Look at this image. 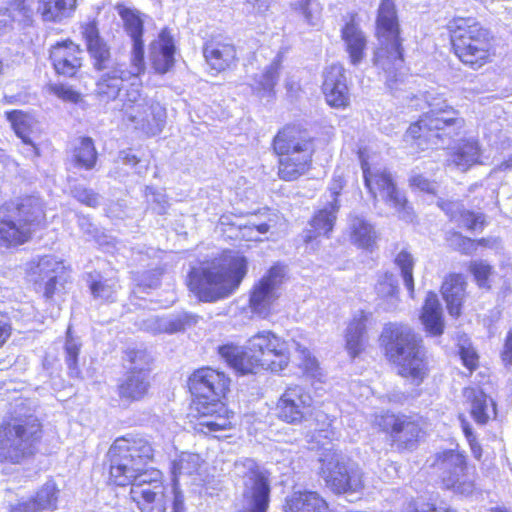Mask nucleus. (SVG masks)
Masks as SVG:
<instances>
[{"label": "nucleus", "instance_id": "nucleus-49", "mask_svg": "<svg viewBox=\"0 0 512 512\" xmlns=\"http://www.w3.org/2000/svg\"><path fill=\"white\" fill-rule=\"evenodd\" d=\"M458 354L462 364L470 371L473 372L479 367V355L472 344L461 345Z\"/></svg>", "mask_w": 512, "mask_h": 512}, {"label": "nucleus", "instance_id": "nucleus-24", "mask_svg": "<svg viewBox=\"0 0 512 512\" xmlns=\"http://www.w3.org/2000/svg\"><path fill=\"white\" fill-rule=\"evenodd\" d=\"M202 54L213 74L232 70L239 61L236 45L230 37L222 35H213L205 40Z\"/></svg>", "mask_w": 512, "mask_h": 512}, {"label": "nucleus", "instance_id": "nucleus-6", "mask_svg": "<svg viewBox=\"0 0 512 512\" xmlns=\"http://www.w3.org/2000/svg\"><path fill=\"white\" fill-rule=\"evenodd\" d=\"M270 149L277 159L278 179L295 182L313 169L316 137L306 124L300 121L288 122L273 135Z\"/></svg>", "mask_w": 512, "mask_h": 512}, {"label": "nucleus", "instance_id": "nucleus-44", "mask_svg": "<svg viewBox=\"0 0 512 512\" xmlns=\"http://www.w3.org/2000/svg\"><path fill=\"white\" fill-rule=\"evenodd\" d=\"M200 456L195 453H181L176 459L172 461L171 465V474L173 475V479L171 482L168 481L170 485L174 483V481H178V476L183 471L190 472L193 469H196L199 465Z\"/></svg>", "mask_w": 512, "mask_h": 512}, {"label": "nucleus", "instance_id": "nucleus-53", "mask_svg": "<svg viewBox=\"0 0 512 512\" xmlns=\"http://www.w3.org/2000/svg\"><path fill=\"white\" fill-rule=\"evenodd\" d=\"M89 289L95 298H105L107 301L112 302L110 294L113 292L112 288L103 280H92L89 282Z\"/></svg>", "mask_w": 512, "mask_h": 512}, {"label": "nucleus", "instance_id": "nucleus-27", "mask_svg": "<svg viewBox=\"0 0 512 512\" xmlns=\"http://www.w3.org/2000/svg\"><path fill=\"white\" fill-rule=\"evenodd\" d=\"M468 282L460 272L447 273L440 285V294L448 314L457 319L463 314Z\"/></svg>", "mask_w": 512, "mask_h": 512}, {"label": "nucleus", "instance_id": "nucleus-14", "mask_svg": "<svg viewBox=\"0 0 512 512\" xmlns=\"http://www.w3.org/2000/svg\"><path fill=\"white\" fill-rule=\"evenodd\" d=\"M320 475L334 494H352L364 488L363 473L340 451L328 449L319 459Z\"/></svg>", "mask_w": 512, "mask_h": 512}, {"label": "nucleus", "instance_id": "nucleus-56", "mask_svg": "<svg viewBox=\"0 0 512 512\" xmlns=\"http://www.w3.org/2000/svg\"><path fill=\"white\" fill-rule=\"evenodd\" d=\"M12 327L7 317L0 313V348L4 346L11 336Z\"/></svg>", "mask_w": 512, "mask_h": 512}, {"label": "nucleus", "instance_id": "nucleus-11", "mask_svg": "<svg viewBox=\"0 0 512 512\" xmlns=\"http://www.w3.org/2000/svg\"><path fill=\"white\" fill-rule=\"evenodd\" d=\"M465 126L460 112L450 105L430 109L412 122L405 132V138L420 150L458 136Z\"/></svg>", "mask_w": 512, "mask_h": 512}, {"label": "nucleus", "instance_id": "nucleus-47", "mask_svg": "<svg viewBox=\"0 0 512 512\" xmlns=\"http://www.w3.org/2000/svg\"><path fill=\"white\" fill-rule=\"evenodd\" d=\"M7 11V9H5ZM14 15H18L24 22L33 20L34 10L32 0H11L8 5Z\"/></svg>", "mask_w": 512, "mask_h": 512}, {"label": "nucleus", "instance_id": "nucleus-16", "mask_svg": "<svg viewBox=\"0 0 512 512\" xmlns=\"http://www.w3.org/2000/svg\"><path fill=\"white\" fill-rule=\"evenodd\" d=\"M190 409L192 427L198 434L218 437V434L233 430L236 426L235 412L226 401L191 402Z\"/></svg>", "mask_w": 512, "mask_h": 512}, {"label": "nucleus", "instance_id": "nucleus-59", "mask_svg": "<svg viewBox=\"0 0 512 512\" xmlns=\"http://www.w3.org/2000/svg\"><path fill=\"white\" fill-rule=\"evenodd\" d=\"M377 285L381 288H383L384 286L390 287L391 294H394L397 291L396 280L391 272L383 273L379 278Z\"/></svg>", "mask_w": 512, "mask_h": 512}, {"label": "nucleus", "instance_id": "nucleus-8", "mask_svg": "<svg viewBox=\"0 0 512 512\" xmlns=\"http://www.w3.org/2000/svg\"><path fill=\"white\" fill-rule=\"evenodd\" d=\"M45 434L41 420L32 414H11L0 423V463L20 465L39 452Z\"/></svg>", "mask_w": 512, "mask_h": 512}, {"label": "nucleus", "instance_id": "nucleus-52", "mask_svg": "<svg viewBox=\"0 0 512 512\" xmlns=\"http://www.w3.org/2000/svg\"><path fill=\"white\" fill-rule=\"evenodd\" d=\"M75 199L88 207H96L99 204V197L96 192L88 188H79L74 192Z\"/></svg>", "mask_w": 512, "mask_h": 512}, {"label": "nucleus", "instance_id": "nucleus-34", "mask_svg": "<svg viewBox=\"0 0 512 512\" xmlns=\"http://www.w3.org/2000/svg\"><path fill=\"white\" fill-rule=\"evenodd\" d=\"M350 242L357 248L373 251L377 247L378 234L374 225L362 216H353L348 227Z\"/></svg>", "mask_w": 512, "mask_h": 512}, {"label": "nucleus", "instance_id": "nucleus-31", "mask_svg": "<svg viewBox=\"0 0 512 512\" xmlns=\"http://www.w3.org/2000/svg\"><path fill=\"white\" fill-rule=\"evenodd\" d=\"M339 208L340 203L331 202L328 207L316 210L309 220L311 229L306 232L304 242L308 244L320 237L329 238L334 229Z\"/></svg>", "mask_w": 512, "mask_h": 512}, {"label": "nucleus", "instance_id": "nucleus-3", "mask_svg": "<svg viewBox=\"0 0 512 512\" xmlns=\"http://www.w3.org/2000/svg\"><path fill=\"white\" fill-rule=\"evenodd\" d=\"M293 346L301 354L300 366L304 371L318 369V362L308 348L270 330L255 333L242 347L233 343L222 344L217 347V354L238 376L257 375L263 371L280 373L291 362Z\"/></svg>", "mask_w": 512, "mask_h": 512}, {"label": "nucleus", "instance_id": "nucleus-28", "mask_svg": "<svg viewBox=\"0 0 512 512\" xmlns=\"http://www.w3.org/2000/svg\"><path fill=\"white\" fill-rule=\"evenodd\" d=\"M340 36L345 45L349 61L353 65L360 64L366 57L368 40L361 29L356 12L348 14V18L341 27Z\"/></svg>", "mask_w": 512, "mask_h": 512}, {"label": "nucleus", "instance_id": "nucleus-7", "mask_svg": "<svg viewBox=\"0 0 512 512\" xmlns=\"http://www.w3.org/2000/svg\"><path fill=\"white\" fill-rule=\"evenodd\" d=\"M384 354L395 366L397 375L420 385L430 372L422 337L405 325L389 324L384 329Z\"/></svg>", "mask_w": 512, "mask_h": 512}, {"label": "nucleus", "instance_id": "nucleus-36", "mask_svg": "<svg viewBox=\"0 0 512 512\" xmlns=\"http://www.w3.org/2000/svg\"><path fill=\"white\" fill-rule=\"evenodd\" d=\"M71 162L74 167L83 170H92L98 162V151L95 141L89 136H80L76 139L70 150Z\"/></svg>", "mask_w": 512, "mask_h": 512}, {"label": "nucleus", "instance_id": "nucleus-45", "mask_svg": "<svg viewBox=\"0 0 512 512\" xmlns=\"http://www.w3.org/2000/svg\"><path fill=\"white\" fill-rule=\"evenodd\" d=\"M462 227L470 232L482 231L487 225L484 213L463 209L459 212Z\"/></svg>", "mask_w": 512, "mask_h": 512}, {"label": "nucleus", "instance_id": "nucleus-54", "mask_svg": "<svg viewBox=\"0 0 512 512\" xmlns=\"http://www.w3.org/2000/svg\"><path fill=\"white\" fill-rule=\"evenodd\" d=\"M346 187V179L342 174H334L331 178L328 190L332 197V202L340 203L339 197Z\"/></svg>", "mask_w": 512, "mask_h": 512}, {"label": "nucleus", "instance_id": "nucleus-22", "mask_svg": "<svg viewBox=\"0 0 512 512\" xmlns=\"http://www.w3.org/2000/svg\"><path fill=\"white\" fill-rule=\"evenodd\" d=\"M365 187L374 200L378 195H382L385 202L398 210H405L408 206V200L397 189L391 174L387 171H377L372 173L368 162V156L365 150L358 152Z\"/></svg>", "mask_w": 512, "mask_h": 512}, {"label": "nucleus", "instance_id": "nucleus-48", "mask_svg": "<svg viewBox=\"0 0 512 512\" xmlns=\"http://www.w3.org/2000/svg\"><path fill=\"white\" fill-rule=\"evenodd\" d=\"M446 240L451 243L458 241V250L462 255H471L476 252L475 239L464 236L459 231H449Z\"/></svg>", "mask_w": 512, "mask_h": 512}, {"label": "nucleus", "instance_id": "nucleus-25", "mask_svg": "<svg viewBox=\"0 0 512 512\" xmlns=\"http://www.w3.org/2000/svg\"><path fill=\"white\" fill-rule=\"evenodd\" d=\"M79 29L93 69L96 72L108 69L113 61L112 49L101 35L98 20L90 18L81 22Z\"/></svg>", "mask_w": 512, "mask_h": 512}, {"label": "nucleus", "instance_id": "nucleus-50", "mask_svg": "<svg viewBox=\"0 0 512 512\" xmlns=\"http://www.w3.org/2000/svg\"><path fill=\"white\" fill-rule=\"evenodd\" d=\"M64 350L67 367L69 368L70 371L79 374L80 370L78 358L81 350V345L79 343L70 341L65 345Z\"/></svg>", "mask_w": 512, "mask_h": 512}, {"label": "nucleus", "instance_id": "nucleus-15", "mask_svg": "<svg viewBox=\"0 0 512 512\" xmlns=\"http://www.w3.org/2000/svg\"><path fill=\"white\" fill-rule=\"evenodd\" d=\"M233 380L223 369L202 365L187 376L186 390L191 402L227 401L232 393Z\"/></svg>", "mask_w": 512, "mask_h": 512}, {"label": "nucleus", "instance_id": "nucleus-9", "mask_svg": "<svg viewBox=\"0 0 512 512\" xmlns=\"http://www.w3.org/2000/svg\"><path fill=\"white\" fill-rule=\"evenodd\" d=\"M45 219L42 205L33 196L5 201L0 205V248L14 249L28 243Z\"/></svg>", "mask_w": 512, "mask_h": 512}, {"label": "nucleus", "instance_id": "nucleus-33", "mask_svg": "<svg viewBox=\"0 0 512 512\" xmlns=\"http://www.w3.org/2000/svg\"><path fill=\"white\" fill-rule=\"evenodd\" d=\"M421 323L430 336H441L445 330V321L441 304L434 291L426 294L420 314Z\"/></svg>", "mask_w": 512, "mask_h": 512}, {"label": "nucleus", "instance_id": "nucleus-32", "mask_svg": "<svg viewBox=\"0 0 512 512\" xmlns=\"http://www.w3.org/2000/svg\"><path fill=\"white\" fill-rule=\"evenodd\" d=\"M62 265V261H55L49 256H41L35 267L31 268V274L34 276L31 279L32 285L36 292L41 291L43 298L51 300L56 294L58 285H62L57 276H51L46 282H42L44 274L47 272H55V266Z\"/></svg>", "mask_w": 512, "mask_h": 512}, {"label": "nucleus", "instance_id": "nucleus-35", "mask_svg": "<svg viewBox=\"0 0 512 512\" xmlns=\"http://www.w3.org/2000/svg\"><path fill=\"white\" fill-rule=\"evenodd\" d=\"M5 118L10 123L11 129L21 141L33 148L35 156H40L38 145L31 139L33 133L34 118L28 112L13 109L5 112Z\"/></svg>", "mask_w": 512, "mask_h": 512}, {"label": "nucleus", "instance_id": "nucleus-17", "mask_svg": "<svg viewBox=\"0 0 512 512\" xmlns=\"http://www.w3.org/2000/svg\"><path fill=\"white\" fill-rule=\"evenodd\" d=\"M430 467L443 489L463 493L473 487V481L467 478L468 460L464 451L445 449L437 452Z\"/></svg>", "mask_w": 512, "mask_h": 512}, {"label": "nucleus", "instance_id": "nucleus-4", "mask_svg": "<svg viewBox=\"0 0 512 512\" xmlns=\"http://www.w3.org/2000/svg\"><path fill=\"white\" fill-rule=\"evenodd\" d=\"M247 257L232 249H223L213 258L192 267L186 278L188 289L202 302L212 303L235 293L248 274Z\"/></svg>", "mask_w": 512, "mask_h": 512}, {"label": "nucleus", "instance_id": "nucleus-64", "mask_svg": "<svg viewBox=\"0 0 512 512\" xmlns=\"http://www.w3.org/2000/svg\"><path fill=\"white\" fill-rule=\"evenodd\" d=\"M490 512H509V511L503 507H494L490 510Z\"/></svg>", "mask_w": 512, "mask_h": 512}, {"label": "nucleus", "instance_id": "nucleus-60", "mask_svg": "<svg viewBox=\"0 0 512 512\" xmlns=\"http://www.w3.org/2000/svg\"><path fill=\"white\" fill-rule=\"evenodd\" d=\"M273 225L270 223H260V224H254V225H244L240 226L239 229L243 231V235L245 232L247 234H250L253 230L257 231L258 233L265 234L268 233Z\"/></svg>", "mask_w": 512, "mask_h": 512}, {"label": "nucleus", "instance_id": "nucleus-38", "mask_svg": "<svg viewBox=\"0 0 512 512\" xmlns=\"http://www.w3.org/2000/svg\"><path fill=\"white\" fill-rule=\"evenodd\" d=\"M467 401L470 404L471 417L477 424L485 425L489 421L488 407L491 404L494 408L495 402L482 389L468 387L464 391Z\"/></svg>", "mask_w": 512, "mask_h": 512}, {"label": "nucleus", "instance_id": "nucleus-20", "mask_svg": "<svg viewBox=\"0 0 512 512\" xmlns=\"http://www.w3.org/2000/svg\"><path fill=\"white\" fill-rule=\"evenodd\" d=\"M242 501L238 512H268L271 502V473L252 462L244 474Z\"/></svg>", "mask_w": 512, "mask_h": 512}, {"label": "nucleus", "instance_id": "nucleus-62", "mask_svg": "<svg viewBox=\"0 0 512 512\" xmlns=\"http://www.w3.org/2000/svg\"><path fill=\"white\" fill-rule=\"evenodd\" d=\"M493 245H494V240L492 238L482 237V238L475 239V248H476V250L479 247L490 248Z\"/></svg>", "mask_w": 512, "mask_h": 512}, {"label": "nucleus", "instance_id": "nucleus-37", "mask_svg": "<svg viewBox=\"0 0 512 512\" xmlns=\"http://www.w3.org/2000/svg\"><path fill=\"white\" fill-rule=\"evenodd\" d=\"M37 13L44 22L57 23L72 15L77 0H38Z\"/></svg>", "mask_w": 512, "mask_h": 512}, {"label": "nucleus", "instance_id": "nucleus-29", "mask_svg": "<svg viewBox=\"0 0 512 512\" xmlns=\"http://www.w3.org/2000/svg\"><path fill=\"white\" fill-rule=\"evenodd\" d=\"M282 512H335L329 502L317 491L302 489L287 495Z\"/></svg>", "mask_w": 512, "mask_h": 512}, {"label": "nucleus", "instance_id": "nucleus-40", "mask_svg": "<svg viewBox=\"0 0 512 512\" xmlns=\"http://www.w3.org/2000/svg\"><path fill=\"white\" fill-rule=\"evenodd\" d=\"M467 270L478 289L491 291L495 277V268L486 260L478 259L469 262Z\"/></svg>", "mask_w": 512, "mask_h": 512}, {"label": "nucleus", "instance_id": "nucleus-19", "mask_svg": "<svg viewBox=\"0 0 512 512\" xmlns=\"http://www.w3.org/2000/svg\"><path fill=\"white\" fill-rule=\"evenodd\" d=\"M314 401L310 390L299 384L285 388L275 404L277 419L287 425H302L309 420Z\"/></svg>", "mask_w": 512, "mask_h": 512}, {"label": "nucleus", "instance_id": "nucleus-1", "mask_svg": "<svg viewBox=\"0 0 512 512\" xmlns=\"http://www.w3.org/2000/svg\"><path fill=\"white\" fill-rule=\"evenodd\" d=\"M107 482L119 488L129 487L128 499L138 512H185V494L180 484L168 483L155 462L156 444L150 435L130 432L116 437L107 451Z\"/></svg>", "mask_w": 512, "mask_h": 512}, {"label": "nucleus", "instance_id": "nucleus-13", "mask_svg": "<svg viewBox=\"0 0 512 512\" xmlns=\"http://www.w3.org/2000/svg\"><path fill=\"white\" fill-rule=\"evenodd\" d=\"M424 419L421 416L383 411L374 416V426L384 433L398 452L416 449L426 436Z\"/></svg>", "mask_w": 512, "mask_h": 512}, {"label": "nucleus", "instance_id": "nucleus-26", "mask_svg": "<svg viewBox=\"0 0 512 512\" xmlns=\"http://www.w3.org/2000/svg\"><path fill=\"white\" fill-rule=\"evenodd\" d=\"M177 47L169 27H163L149 43V60L156 74L164 75L175 66Z\"/></svg>", "mask_w": 512, "mask_h": 512}, {"label": "nucleus", "instance_id": "nucleus-58", "mask_svg": "<svg viewBox=\"0 0 512 512\" xmlns=\"http://www.w3.org/2000/svg\"><path fill=\"white\" fill-rule=\"evenodd\" d=\"M409 184L411 187L418 188L421 191L429 192L431 189L430 181L420 174L410 177Z\"/></svg>", "mask_w": 512, "mask_h": 512}, {"label": "nucleus", "instance_id": "nucleus-41", "mask_svg": "<svg viewBox=\"0 0 512 512\" xmlns=\"http://www.w3.org/2000/svg\"><path fill=\"white\" fill-rule=\"evenodd\" d=\"M279 75V66L277 64L266 67L259 77L255 79L254 93L260 97L273 98Z\"/></svg>", "mask_w": 512, "mask_h": 512}, {"label": "nucleus", "instance_id": "nucleus-57", "mask_svg": "<svg viewBox=\"0 0 512 512\" xmlns=\"http://www.w3.org/2000/svg\"><path fill=\"white\" fill-rule=\"evenodd\" d=\"M437 206L448 216L451 221L455 218L457 212V204L455 201L440 199L437 202Z\"/></svg>", "mask_w": 512, "mask_h": 512}, {"label": "nucleus", "instance_id": "nucleus-18", "mask_svg": "<svg viewBox=\"0 0 512 512\" xmlns=\"http://www.w3.org/2000/svg\"><path fill=\"white\" fill-rule=\"evenodd\" d=\"M47 59L55 76L63 79H79L86 66V58L82 46L72 38L59 39L47 50Z\"/></svg>", "mask_w": 512, "mask_h": 512}, {"label": "nucleus", "instance_id": "nucleus-5", "mask_svg": "<svg viewBox=\"0 0 512 512\" xmlns=\"http://www.w3.org/2000/svg\"><path fill=\"white\" fill-rule=\"evenodd\" d=\"M449 52L468 71L483 72L496 61L497 45L491 30L473 16L454 15L444 25Z\"/></svg>", "mask_w": 512, "mask_h": 512}, {"label": "nucleus", "instance_id": "nucleus-39", "mask_svg": "<svg viewBox=\"0 0 512 512\" xmlns=\"http://www.w3.org/2000/svg\"><path fill=\"white\" fill-rule=\"evenodd\" d=\"M452 161L464 169L481 163V147L478 140L464 139L453 150Z\"/></svg>", "mask_w": 512, "mask_h": 512}, {"label": "nucleus", "instance_id": "nucleus-30", "mask_svg": "<svg viewBox=\"0 0 512 512\" xmlns=\"http://www.w3.org/2000/svg\"><path fill=\"white\" fill-rule=\"evenodd\" d=\"M370 313L361 310L348 322L344 340L345 350L351 359L360 357L366 349V332Z\"/></svg>", "mask_w": 512, "mask_h": 512}, {"label": "nucleus", "instance_id": "nucleus-61", "mask_svg": "<svg viewBox=\"0 0 512 512\" xmlns=\"http://www.w3.org/2000/svg\"><path fill=\"white\" fill-rule=\"evenodd\" d=\"M122 160L125 164L133 167L141 162V158L130 151L123 153Z\"/></svg>", "mask_w": 512, "mask_h": 512}, {"label": "nucleus", "instance_id": "nucleus-2", "mask_svg": "<svg viewBox=\"0 0 512 512\" xmlns=\"http://www.w3.org/2000/svg\"><path fill=\"white\" fill-rule=\"evenodd\" d=\"M123 21V28L132 42L130 63L135 69L131 73L114 69L104 73L96 82V94L105 101H120L119 112L123 121L138 123L147 135L153 136L162 131L166 111L158 103L143 97L141 75L145 73V26L143 14L124 5L116 6Z\"/></svg>", "mask_w": 512, "mask_h": 512}, {"label": "nucleus", "instance_id": "nucleus-55", "mask_svg": "<svg viewBox=\"0 0 512 512\" xmlns=\"http://www.w3.org/2000/svg\"><path fill=\"white\" fill-rule=\"evenodd\" d=\"M500 359L504 366L508 367L512 365V327L506 332L500 351Z\"/></svg>", "mask_w": 512, "mask_h": 512}, {"label": "nucleus", "instance_id": "nucleus-63", "mask_svg": "<svg viewBox=\"0 0 512 512\" xmlns=\"http://www.w3.org/2000/svg\"><path fill=\"white\" fill-rule=\"evenodd\" d=\"M7 17L8 14L6 10L0 9V35H2L8 27Z\"/></svg>", "mask_w": 512, "mask_h": 512}, {"label": "nucleus", "instance_id": "nucleus-10", "mask_svg": "<svg viewBox=\"0 0 512 512\" xmlns=\"http://www.w3.org/2000/svg\"><path fill=\"white\" fill-rule=\"evenodd\" d=\"M374 36L377 40L375 60L389 69L405 62V38L396 0H379L375 14Z\"/></svg>", "mask_w": 512, "mask_h": 512}, {"label": "nucleus", "instance_id": "nucleus-51", "mask_svg": "<svg viewBox=\"0 0 512 512\" xmlns=\"http://www.w3.org/2000/svg\"><path fill=\"white\" fill-rule=\"evenodd\" d=\"M461 427H462L463 434L467 439V442L469 444V447H470V450H471L473 456L476 459L480 460L482 457V447H481L480 443L477 441L476 436L474 435L470 424L466 421H463Z\"/></svg>", "mask_w": 512, "mask_h": 512}, {"label": "nucleus", "instance_id": "nucleus-21", "mask_svg": "<svg viewBox=\"0 0 512 512\" xmlns=\"http://www.w3.org/2000/svg\"><path fill=\"white\" fill-rule=\"evenodd\" d=\"M283 279V267L276 263L254 283L248 299V307L252 314L261 319H267L273 314L275 302L279 298L277 290L283 283Z\"/></svg>", "mask_w": 512, "mask_h": 512}, {"label": "nucleus", "instance_id": "nucleus-42", "mask_svg": "<svg viewBox=\"0 0 512 512\" xmlns=\"http://www.w3.org/2000/svg\"><path fill=\"white\" fill-rule=\"evenodd\" d=\"M59 489L54 481L43 484L36 492L31 502L37 510H56Z\"/></svg>", "mask_w": 512, "mask_h": 512}, {"label": "nucleus", "instance_id": "nucleus-23", "mask_svg": "<svg viewBox=\"0 0 512 512\" xmlns=\"http://www.w3.org/2000/svg\"><path fill=\"white\" fill-rule=\"evenodd\" d=\"M321 91L330 108L346 110L351 107L346 69L341 63H333L324 69Z\"/></svg>", "mask_w": 512, "mask_h": 512}, {"label": "nucleus", "instance_id": "nucleus-12", "mask_svg": "<svg viewBox=\"0 0 512 512\" xmlns=\"http://www.w3.org/2000/svg\"><path fill=\"white\" fill-rule=\"evenodd\" d=\"M125 360L130 367L118 379L115 391L120 403L130 406L148 399L153 386V359L145 350L128 349Z\"/></svg>", "mask_w": 512, "mask_h": 512}, {"label": "nucleus", "instance_id": "nucleus-46", "mask_svg": "<svg viewBox=\"0 0 512 512\" xmlns=\"http://www.w3.org/2000/svg\"><path fill=\"white\" fill-rule=\"evenodd\" d=\"M48 91L65 102L78 103L81 100V94L64 83L51 84L48 86Z\"/></svg>", "mask_w": 512, "mask_h": 512}, {"label": "nucleus", "instance_id": "nucleus-43", "mask_svg": "<svg viewBox=\"0 0 512 512\" xmlns=\"http://www.w3.org/2000/svg\"><path fill=\"white\" fill-rule=\"evenodd\" d=\"M394 263L400 269L402 278L404 280V284L409 293L412 295L414 293V259L411 253L408 252L407 250L400 251L396 255Z\"/></svg>", "mask_w": 512, "mask_h": 512}]
</instances>
